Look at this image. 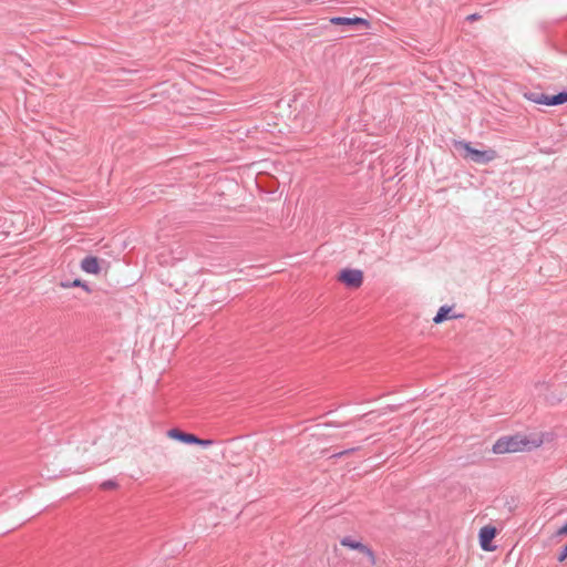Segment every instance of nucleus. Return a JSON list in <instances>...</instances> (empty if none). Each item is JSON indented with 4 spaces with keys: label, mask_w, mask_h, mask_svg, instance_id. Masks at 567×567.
<instances>
[{
    "label": "nucleus",
    "mask_w": 567,
    "mask_h": 567,
    "mask_svg": "<svg viewBox=\"0 0 567 567\" xmlns=\"http://www.w3.org/2000/svg\"><path fill=\"white\" fill-rule=\"evenodd\" d=\"M360 447H351V449H348V450H344V451H341L339 453H336L333 456L334 457H341L343 455H347V454H350V453H353L355 451H358Z\"/></svg>",
    "instance_id": "nucleus-15"
},
{
    "label": "nucleus",
    "mask_w": 567,
    "mask_h": 567,
    "mask_svg": "<svg viewBox=\"0 0 567 567\" xmlns=\"http://www.w3.org/2000/svg\"><path fill=\"white\" fill-rule=\"evenodd\" d=\"M167 435L168 437L173 439V440H176V441H179L184 444H194V442L196 441V435L193 434V433H187V432H184L177 427H174V429H171L168 432H167Z\"/></svg>",
    "instance_id": "nucleus-9"
},
{
    "label": "nucleus",
    "mask_w": 567,
    "mask_h": 567,
    "mask_svg": "<svg viewBox=\"0 0 567 567\" xmlns=\"http://www.w3.org/2000/svg\"><path fill=\"white\" fill-rule=\"evenodd\" d=\"M480 18H481V16L478 13H473V14L467 16L466 20H468V21H476Z\"/></svg>",
    "instance_id": "nucleus-17"
},
{
    "label": "nucleus",
    "mask_w": 567,
    "mask_h": 567,
    "mask_svg": "<svg viewBox=\"0 0 567 567\" xmlns=\"http://www.w3.org/2000/svg\"><path fill=\"white\" fill-rule=\"evenodd\" d=\"M524 97L533 103L547 106H556L567 103V89L553 95H547L538 91L524 92Z\"/></svg>",
    "instance_id": "nucleus-3"
},
{
    "label": "nucleus",
    "mask_w": 567,
    "mask_h": 567,
    "mask_svg": "<svg viewBox=\"0 0 567 567\" xmlns=\"http://www.w3.org/2000/svg\"><path fill=\"white\" fill-rule=\"evenodd\" d=\"M329 22L334 25H344L349 29H358V28H364L369 29L371 23L369 20L364 18L353 17H332L329 19Z\"/></svg>",
    "instance_id": "nucleus-6"
},
{
    "label": "nucleus",
    "mask_w": 567,
    "mask_h": 567,
    "mask_svg": "<svg viewBox=\"0 0 567 567\" xmlns=\"http://www.w3.org/2000/svg\"><path fill=\"white\" fill-rule=\"evenodd\" d=\"M61 286L63 288H71V287H81L83 288L86 292H91V289L89 288V286L86 285V282L82 281L81 279H75L73 281H62L61 282Z\"/></svg>",
    "instance_id": "nucleus-11"
},
{
    "label": "nucleus",
    "mask_w": 567,
    "mask_h": 567,
    "mask_svg": "<svg viewBox=\"0 0 567 567\" xmlns=\"http://www.w3.org/2000/svg\"><path fill=\"white\" fill-rule=\"evenodd\" d=\"M453 146L455 150L462 152L461 155L464 159H470L476 164H487L497 156L494 150L481 151L472 147L471 143L465 141H454Z\"/></svg>",
    "instance_id": "nucleus-2"
},
{
    "label": "nucleus",
    "mask_w": 567,
    "mask_h": 567,
    "mask_svg": "<svg viewBox=\"0 0 567 567\" xmlns=\"http://www.w3.org/2000/svg\"><path fill=\"white\" fill-rule=\"evenodd\" d=\"M340 544L344 547H348L350 549L358 550L359 553H361L367 558L369 566L377 565V557H375L374 551L365 544H363L359 540H355L350 536H344L343 538H341Z\"/></svg>",
    "instance_id": "nucleus-4"
},
{
    "label": "nucleus",
    "mask_w": 567,
    "mask_h": 567,
    "mask_svg": "<svg viewBox=\"0 0 567 567\" xmlns=\"http://www.w3.org/2000/svg\"><path fill=\"white\" fill-rule=\"evenodd\" d=\"M338 279L349 288H359L363 282V272L359 269L346 268L340 271Z\"/></svg>",
    "instance_id": "nucleus-5"
},
{
    "label": "nucleus",
    "mask_w": 567,
    "mask_h": 567,
    "mask_svg": "<svg viewBox=\"0 0 567 567\" xmlns=\"http://www.w3.org/2000/svg\"><path fill=\"white\" fill-rule=\"evenodd\" d=\"M537 446L534 442H530L522 435H511L499 437L493 445L492 451L495 454L515 453L525 450H530Z\"/></svg>",
    "instance_id": "nucleus-1"
},
{
    "label": "nucleus",
    "mask_w": 567,
    "mask_h": 567,
    "mask_svg": "<svg viewBox=\"0 0 567 567\" xmlns=\"http://www.w3.org/2000/svg\"><path fill=\"white\" fill-rule=\"evenodd\" d=\"M452 310H453V306H447V305L442 306L437 310L435 317L433 318L434 323L439 324V323L444 322L447 319H458V318L464 317V315L452 313Z\"/></svg>",
    "instance_id": "nucleus-8"
},
{
    "label": "nucleus",
    "mask_w": 567,
    "mask_h": 567,
    "mask_svg": "<svg viewBox=\"0 0 567 567\" xmlns=\"http://www.w3.org/2000/svg\"><path fill=\"white\" fill-rule=\"evenodd\" d=\"M557 534L558 535H567V520L564 523V525L560 528H558Z\"/></svg>",
    "instance_id": "nucleus-16"
},
{
    "label": "nucleus",
    "mask_w": 567,
    "mask_h": 567,
    "mask_svg": "<svg viewBox=\"0 0 567 567\" xmlns=\"http://www.w3.org/2000/svg\"><path fill=\"white\" fill-rule=\"evenodd\" d=\"M214 441L212 440H204V439H200L196 435V441L194 442V444L196 445H200V446H204V447H207V446H210L213 445Z\"/></svg>",
    "instance_id": "nucleus-13"
},
{
    "label": "nucleus",
    "mask_w": 567,
    "mask_h": 567,
    "mask_svg": "<svg viewBox=\"0 0 567 567\" xmlns=\"http://www.w3.org/2000/svg\"><path fill=\"white\" fill-rule=\"evenodd\" d=\"M567 558V544L561 548L557 556V560L563 563Z\"/></svg>",
    "instance_id": "nucleus-14"
},
{
    "label": "nucleus",
    "mask_w": 567,
    "mask_h": 567,
    "mask_svg": "<svg viewBox=\"0 0 567 567\" xmlns=\"http://www.w3.org/2000/svg\"><path fill=\"white\" fill-rule=\"evenodd\" d=\"M117 487V483L113 480H107V481H104L102 484H101V488L102 489H113V488H116Z\"/></svg>",
    "instance_id": "nucleus-12"
},
{
    "label": "nucleus",
    "mask_w": 567,
    "mask_h": 567,
    "mask_svg": "<svg viewBox=\"0 0 567 567\" xmlns=\"http://www.w3.org/2000/svg\"><path fill=\"white\" fill-rule=\"evenodd\" d=\"M81 268L87 274L96 275L100 271L99 259L94 256H86L81 261Z\"/></svg>",
    "instance_id": "nucleus-10"
},
{
    "label": "nucleus",
    "mask_w": 567,
    "mask_h": 567,
    "mask_svg": "<svg viewBox=\"0 0 567 567\" xmlns=\"http://www.w3.org/2000/svg\"><path fill=\"white\" fill-rule=\"evenodd\" d=\"M496 533V528L493 526H484L481 528L478 539L483 550L491 551L495 549V546L492 545V542L495 538Z\"/></svg>",
    "instance_id": "nucleus-7"
}]
</instances>
